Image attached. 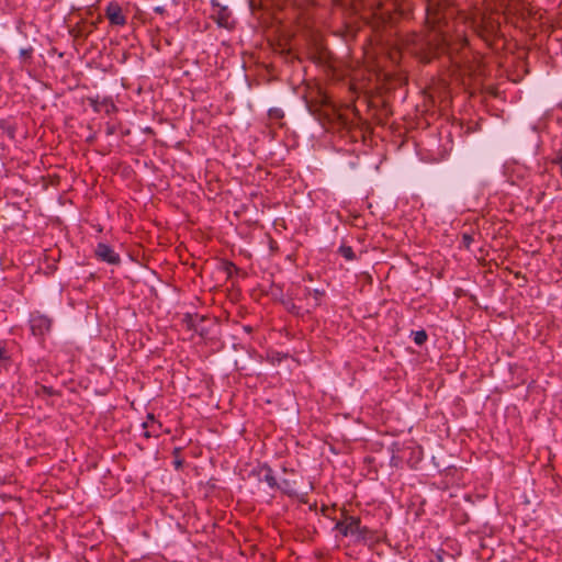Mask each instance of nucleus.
I'll use <instances>...</instances> for the list:
<instances>
[{
	"label": "nucleus",
	"mask_w": 562,
	"mask_h": 562,
	"mask_svg": "<svg viewBox=\"0 0 562 562\" xmlns=\"http://www.w3.org/2000/svg\"><path fill=\"white\" fill-rule=\"evenodd\" d=\"M212 18L216 21V23L220 26L231 29L233 26L231 11L226 7H223L220 3L215 2V0L212 1Z\"/></svg>",
	"instance_id": "20e7f679"
},
{
	"label": "nucleus",
	"mask_w": 562,
	"mask_h": 562,
	"mask_svg": "<svg viewBox=\"0 0 562 562\" xmlns=\"http://www.w3.org/2000/svg\"><path fill=\"white\" fill-rule=\"evenodd\" d=\"M30 325L33 335L43 336L45 333L49 331L52 321L45 315H32Z\"/></svg>",
	"instance_id": "423d86ee"
},
{
	"label": "nucleus",
	"mask_w": 562,
	"mask_h": 562,
	"mask_svg": "<svg viewBox=\"0 0 562 562\" xmlns=\"http://www.w3.org/2000/svg\"><path fill=\"white\" fill-rule=\"evenodd\" d=\"M105 16L109 19L112 25H124L126 18L122 12V8L116 2H110L105 9Z\"/></svg>",
	"instance_id": "0eeeda50"
},
{
	"label": "nucleus",
	"mask_w": 562,
	"mask_h": 562,
	"mask_svg": "<svg viewBox=\"0 0 562 562\" xmlns=\"http://www.w3.org/2000/svg\"><path fill=\"white\" fill-rule=\"evenodd\" d=\"M97 27V22H91L89 24H83L79 26L76 33V37L87 38Z\"/></svg>",
	"instance_id": "1a4fd4ad"
},
{
	"label": "nucleus",
	"mask_w": 562,
	"mask_h": 562,
	"mask_svg": "<svg viewBox=\"0 0 562 562\" xmlns=\"http://www.w3.org/2000/svg\"><path fill=\"white\" fill-rule=\"evenodd\" d=\"M5 358V350L0 346V360Z\"/></svg>",
	"instance_id": "aec40b11"
},
{
	"label": "nucleus",
	"mask_w": 562,
	"mask_h": 562,
	"mask_svg": "<svg viewBox=\"0 0 562 562\" xmlns=\"http://www.w3.org/2000/svg\"><path fill=\"white\" fill-rule=\"evenodd\" d=\"M284 494L289 496H295L297 495L295 488L293 487V484L289 480H283L280 485H278Z\"/></svg>",
	"instance_id": "9d476101"
},
{
	"label": "nucleus",
	"mask_w": 562,
	"mask_h": 562,
	"mask_svg": "<svg viewBox=\"0 0 562 562\" xmlns=\"http://www.w3.org/2000/svg\"><path fill=\"white\" fill-rule=\"evenodd\" d=\"M335 529L342 536H351L356 541H368L373 539V532L366 526H361L359 517L345 516L342 520L336 522Z\"/></svg>",
	"instance_id": "7ed1b4c3"
},
{
	"label": "nucleus",
	"mask_w": 562,
	"mask_h": 562,
	"mask_svg": "<svg viewBox=\"0 0 562 562\" xmlns=\"http://www.w3.org/2000/svg\"><path fill=\"white\" fill-rule=\"evenodd\" d=\"M143 428L146 438H156L160 435L162 425L153 415H148L146 422L143 423Z\"/></svg>",
	"instance_id": "6e6552de"
},
{
	"label": "nucleus",
	"mask_w": 562,
	"mask_h": 562,
	"mask_svg": "<svg viewBox=\"0 0 562 562\" xmlns=\"http://www.w3.org/2000/svg\"><path fill=\"white\" fill-rule=\"evenodd\" d=\"M462 240H463V245H464L467 248H469V247H470V245H471V243L473 241V238H472V236H471V235H469V234H463V236H462Z\"/></svg>",
	"instance_id": "f3484780"
},
{
	"label": "nucleus",
	"mask_w": 562,
	"mask_h": 562,
	"mask_svg": "<svg viewBox=\"0 0 562 562\" xmlns=\"http://www.w3.org/2000/svg\"><path fill=\"white\" fill-rule=\"evenodd\" d=\"M308 294L314 296L315 306H317L319 304V299L323 295V292H321L319 290H313L312 292L308 291Z\"/></svg>",
	"instance_id": "2eb2a0df"
},
{
	"label": "nucleus",
	"mask_w": 562,
	"mask_h": 562,
	"mask_svg": "<svg viewBox=\"0 0 562 562\" xmlns=\"http://www.w3.org/2000/svg\"><path fill=\"white\" fill-rule=\"evenodd\" d=\"M269 117L274 120H280L283 117V111L281 109H270L269 110Z\"/></svg>",
	"instance_id": "4468645a"
},
{
	"label": "nucleus",
	"mask_w": 562,
	"mask_h": 562,
	"mask_svg": "<svg viewBox=\"0 0 562 562\" xmlns=\"http://www.w3.org/2000/svg\"><path fill=\"white\" fill-rule=\"evenodd\" d=\"M176 467H177V468L181 467V461H177V462H176Z\"/></svg>",
	"instance_id": "412c9836"
},
{
	"label": "nucleus",
	"mask_w": 562,
	"mask_h": 562,
	"mask_svg": "<svg viewBox=\"0 0 562 562\" xmlns=\"http://www.w3.org/2000/svg\"><path fill=\"white\" fill-rule=\"evenodd\" d=\"M0 131L8 132L10 136H13V131L7 125L5 121L0 120Z\"/></svg>",
	"instance_id": "dca6fc26"
},
{
	"label": "nucleus",
	"mask_w": 562,
	"mask_h": 562,
	"mask_svg": "<svg viewBox=\"0 0 562 562\" xmlns=\"http://www.w3.org/2000/svg\"><path fill=\"white\" fill-rule=\"evenodd\" d=\"M426 22L432 33L426 38L419 34H413L407 38V49L418 56L422 61L429 63L440 53H447L451 57L454 53L465 48L468 42L461 34L453 42L450 34L456 23L458 9L453 0H425Z\"/></svg>",
	"instance_id": "f257e3e1"
},
{
	"label": "nucleus",
	"mask_w": 562,
	"mask_h": 562,
	"mask_svg": "<svg viewBox=\"0 0 562 562\" xmlns=\"http://www.w3.org/2000/svg\"><path fill=\"white\" fill-rule=\"evenodd\" d=\"M31 52H32V49H22L21 50V55L25 56V57H29Z\"/></svg>",
	"instance_id": "6ab92c4d"
},
{
	"label": "nucleus",
	"mask_w": 562,
	"mask_h": 562,
	"mask_svg": "<svg viewBox=\"0 0 562 562\" xmlns=\"http://www.w3.org/2000/svg\"><path fill=\"white\" fill-rule=\"evenodd\" d=\"M554 162L558 164L562 170V151L558 154L557 158L554 159Z\"/></svg>",
	"instance_id": "a211bd4d"
},
{
	"label": "nucleus",
	"mask_w": 562,
	"mask_h": 562,
	"mask_svg": "<svg viewBox=\"0 0 562 562\" xmlns=\"http://www.w3.org/2000/svg\"><path fill=\"white\" fill-rule=\"evenodd\" d=\"M427 340V333L425 330H418L414 333V341L416 345L422 346Z\"/></svg>",
	"instance_id": "ddd939ff"
},
{
	"label": "nucleus",
	"mask_w": 562,
	"mask_h": 562,
	"mask_svg": "<svg viewBox=\"0 0 562 562\" xmlns=\"http://www.w3.org/2000/svg\"><path fill=\"white\" fill-rule=\"evenodd\" d=\"M342 7H350L367 23L379 30L394 24L411 13L409 0H334Z\"/></svg>",
	"instance_id": "f03ea898"
},
{
	"label": "nucleus",
	"mask_w": 562,
	"mask_h": 562,
	"mask_svg": "<svg viewBox=\"0 0 562 562\" xmlns=\"http://www.w3.org/2000/svg\"><path fill=\"white\" fill-rule=\"evenodd\" d=\"M338 252L347 260L356 259V255L350 246L341 245L338 249Z\"/></svg>",
	"instance_id": "9b49d317"
},
{
	"label": "nucleus",
	"mask_w": 562,
	"mask_h": 562,
	"mask_svg": "<svg viewBox=\"0 0 562 562\" xmlns=\"http://www.w3.org/2000/svg\"><path fill=\"white\" fill-rule=\"evenodd\" d=\"M95 256L110 265H119L121 262L120 255L116 254L109 245L99 243L95 248Z\"/></svg>",
	"instance_id": "39448f33"
},
{
	"label": "nucleus",
	"mask_w": 562,
	"mask_h": 562,
	"mask_svg": "<svg viewBox=\"0 0 562 562\" xmlns=\"http://www.w3.org/2000/svg\"><path fill=\"white\" fill-rule=\"evenodd\" d=\"M263 481H265V482H267V484H268L270 487H272V488H274V487H277V486H278L277 480H276V477H274V475H273V473H272V470H271L270 468H268V469L266 470V473H265V475H263Z\"/></svg>",
	"instance_id": "f8f14e48"
}]
</instances>
